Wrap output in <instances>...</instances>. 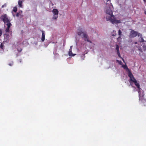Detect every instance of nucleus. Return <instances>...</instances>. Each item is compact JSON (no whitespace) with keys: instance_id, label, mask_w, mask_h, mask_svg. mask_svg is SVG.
Returning <instances> with one entry per match:
<instances>
[{"instance_id":"obj_1","label":"nucleus","mask_w":146,"mask_h":146,"mask_svg":"<svg viewBox=\"0 0 146 146\" xmlns=\"http://www.w3.org/2000/svg\"><path fill=\"white\" fill-rule=\"evenodd\" d=\"M77 34L79 36H81L82 38H84L85 41H87L90 43H92V41L89 40V37L86 32L79 31L77 32Z\"/></svg>"},{"instance_id":"obj_2","label":"nucleus","mask_w":146,"mask_h":146,"mask_svg":"<svg viewBox=\"0 0 146 146\" xmlns=\"http://www.w3.org/2000/svg\"><path fill=\"white\" fill-rule=\"evenodd\" d=\"M106 20L107 21H110L111 23L113 24L120 23H121V20H116L115 17H114L113 18H109L108 17V16H107L106 17Z\"/></svg>"},{"instance_id":"obj_3","label":"nucleus","mask_w":146,"mask_h":146,"mask_svg":"<svg viewBox=\"0 0 146 146\" xmlns=\"http://www.w3.org/2000/svg\"><path fill=\"white\" fill-rule=\"evenodd\" d=\"M0 19L5 24L11 23L10 21L9 20L6 14L2 15L0 17Z\"/></svg>"},{"instance_id":"obj_4","label":"nucleus","mask_w":146,"mask_h":146,"mask_svg":"<svg viewBox=\"0 0 146 146\" xmlns=\"http://www.w3.org/2000/svg\"><path fill=\"white\" fill-rule=\"evenodd\" d=\"M128 76L130 78V80L129 82L130 83V84L132 85L131 84V82H133V83H134V82L137 80L134 77L133 75L131 73L129 70V72H128Z\"/></svg>"},{"instance_id":"obj_5","label":"nucleus","mask_w":146,"mask_h":146,"mask_svg":"<svg viewBox=\"0 0 146 146\" xmlns=\"http://www.w3.org/2000/svg\"><path fill=\"white\" fill-rule=\"evenodd\" d=\"M139 33L138 32L131 29L129 34V37L130 38H134L137 35L138 36Z\"/></svg>"},{"instance_id":"obj_6","label":"nucleus","mask_w":146,"mask_h":146,"mask_svg":"<svg viewBox=\"0 0 146 146\" xmlns=\"http://www.w3.org/2000/svg\"><path fill=\"white\" fill-rule=\"evenodd\" d=\"M106 13L107 14L109 15L110 16H108L107 15L106 17L107 16H108V17L109 18H113L114 17V15L113 14V12L112 11L110 8H109L108 9L106 10Z\"/></svg>"},{"instance_id":"obj_7","label":"nucleus","mask_w":146,"mask_h":146,"mask_svg":"<svg viewBox=\"0 0 146 146\" xmlns=\"http://www.w3.org/2000/svg\"><path fill=\"white\" fill-rule=\"evenodd\" d=\"M138 37H139V42H146V41H145L144 40L143 37H142V35L141 34L139 33V34H138Z\"/></svg>"},{"instance_id":"obj_8","label":"nucleus","mask_w":146,"mask_h":146,"mask_svg":"<svg viewBox=\"0 0 146 146\" xmlns=\"http://www.w3.org/2000/svg\"><path fill=\"white\" fill-rule=\"evenodd\" d=\"M16 16L17 17H20V18H22L23 17V15H22V11H20L17 13Z\"/></svg>"},{"instance_id":"obj_9","label":"nucleus","mask_w":146,"mask_h":146,"mask_svg":"<svg viewBox=\"0 0 146 146\" xmlns=\"http://www.w3.org/2000/svg\"><path fill=\"white\" fill-rule=\"evenodd\" d=\"M41 31L42 32V35L41 38V40L42 42H44L45 40V32L43 31Z\"/></svg>"},{"instance_id":"obj_10","label":"nucleus","mask_w":146,"mask_h":146,"mask_svg":"<svg viewBox=\"0 0 146 146\" xmlns=\"http://www.w3.org/2000/svg\"><path fill=\"white\" fill-rule=\"evenodd\" d=\"M118 35L119 37L117 38V40L118 41H119V40L121 39V36L122 35V32L120 30H119L118 31Z\"/></svg>"},{"instance_id":"obj_11","label":"nucleus","mask_w":146,"mask_h":146,"mask_svg":"<svg viewBox=\"0 0 146 146\" xmlns=\"http://www.w3.org/2000/svg\"><path fill=\"white\" fill-rule=\"evenodd\" d=\"M7 26V27L6 28V30H5V31L6 32H9V29L10 28L11 25V23H7L6 24Z\"/></svg>"},{"instance_id":"obj_12","label":"nucleus","mask_w":146,"mask_h":146,"mask_svg":"<svg viewBox=\"0 0 146 146\" xmlns=\"http://www.w3.org/2000/svg\"><path fill=\"white\" fill-rule=\"evenodd\" d=\"M52 12L54 15H58V11L56 9H54L52 10Z\"/></svg>"},{"instance_id":"obj_13","label":"nucleus","mask_w":146,"mask_h":146,"mask_svg":"<svg viewBox=\"0 0 146 146\" xmlns=\"http://www.w3.org/2000/svg\"><path fill=\"white\" fill-rule=\"evenodd\" d=\"M134 83L138 89H141L140 87V85L139 83H137V80L136 81H135Z\"/></svg>"},{"instance_id":"obj_14","label":"nucleus","mask_w":146,"mask_h":146,"mask_svg":"<svg viewBox=\"0 0 146 146\" xmlns=\"http://www.w3.org/2000/svg\"><path fill=\"white\" fill-rule=\"evenodd\" d=\"M22 1L21 0H19L18 1V4L20 7H21L22 6Z\"/></svg>"},{"instance_id":"obj_15","label":"nucleus","mask_w":146,"mask_h":146,"mask_svg":"<svg viewBox=\"0 0 146 146\" xmlns=\"http://www.w3.org/2000/svg\"><path fill=\"white\" fill-rule=\"evenodd\" d=\"M122 67H123L124 69L128 70L129 71V69H128V68L126 65V64L123 65H122Z\"/></svg>"},{"instance_id":"obj_16","label":"nucleus","mask_w":146,"mask_h":146,"mask_svg":"<svg viewBox=\"0 0 146 146\" xmlns=\"http://www.w3.org/2000/svg\"><path fill=\"white\" fill-rule=\"evenodd\" d=\"M58 17V15H54L52 17V19H53L56 20Z\"/></svg>"},{"instance_id":"obj_17","label":"nucleus","mask_w":146,"mask_h":146,"mask_svg":"<svg viewBox=\"0 0 146 146\" xmlns=\"http://www.w3.org/2000/svg\"><path fill=\"white\" fill-rule=\"evenodd\" d=\"M69 55L70 56H74V55L73 54L72 50H70V51L69 52Z\"/></svg>"},{"instance_id":"obj_18","label":"nucleus","mask_w":146,"mask_h":146,"mask_svg":"<svg viewBox=\"0 0 146 146\" xmlns=\"http://www.w3.org/2000/svg\"><path fill=\"white\" fill-rule=\"evenodd\" d=\"M119 46L117 44L116 45V47L115 49L117 50V52H119Z\"/></svg>"},{"instance_id":"obj_19","label":"nucleus","mask_w":146,"mask_h":146,"mask_svg":"<svg viewBox=\"0 0 146 146\" xmlns=\"http://www.w3.org/2000/svg\"><path fill=\"white\" fill-rule=\"evenodd\" d=\"M0 48L2 49L3 50V49L4 48V46L3 44L2 43H1L0 45Z\"/></svg>"},{"instance_id":"obj_20","label":"nucleus","mask_w":146,"mask_h":146,"mask_svg":"<svg viewBox=\"0 0 146 146\" xmlns=\"http://www.w3.org/2000/svg\"><path fill=\"white\" fill-rule=\"evenodd\" d=\"M17 9L16 7H14L13 10V11L14 12H15L16 13L17 12Z\"/></svg>"},{"instance_id":"obj_21","label":"nucleus","mask_w":146,"mask_h":146,"mask_svg":"<svg viewBox=\"0 0 146 146\" xmlns=\"http://www.w3.org/2000/svg\"><path fill=\"white\" fill-rule=\"evenodd\" d=\"M117 62L119 64H120V65H122V62L121 61H119L118 60H116Z\"/></svg>"},{"instance_id":"obj_22","label":"nucleus","mask_w":146,"mask_h":146,"mask_svg":"<svg viewBox=\"0 0 146 146\" xmlns=\"http://www.w3.org/2000/svg\"><path fill=\"white\" fill-rule=\"evenodd\" d=\"M13 61H11L10 63L8 64V65L10 66H12L13 65Z\"/></svg>"},{"instance_id":"obj_23","label":"nucleus","mask_w":146,"mask_h":146,"mask_svg":"<svg viewBox=\"0 0 146 146\" xmlns=\"http://www.w3.org/2000/svg\"><path fill=\"white\" fill-rule=\"evenodd\" d=\"M117 54L118 55V56L120 58H121V57L120 55V53L119 52H117Z\"/></svg>"},{"instance_id":"obj_24","label":"nucleus","mask_w":146,"mask_h":146,"mask_svg":"<svg viewBox=\"0 0 146 146\" xmlns=\"http://www.w3.org/2000/svg\"><path fill=\"white\" fill-rule=\"evenodd\" d=\"M139 90L138 91V93H139V96L140 97V94L141 93V91H140V89H139Z\"/></svg>"},{"instance_id":"obj_25","label":"nucleus","mask_w":146,"mask_h":146,"mask_svg":"<svg viewBox=\"0 0 146 146\" xmlns=\"http://www.w3.org/2000/svg\"><path fill=\"white\" fill-rule=\"evenodd\" d=\"M2 34V30L0 29V37L1 36Z\"/></svg>"},{"instance_id":"obj_26","label":"nucleus","mask_w":146,"mask_h":146,"mask_svg":"<svg viewBox=\"0 0 146 146\" xmlns=\"http://www.w3.org/2000/svg\"><path fill=\"white\" fill-rule=\"evenodd\" d=\"M121 58L122 59V60L123 61V62L124 63H125V61H124V59H123V58H122V57H121Z\"/></svg>"},{"instance_id":"obj_27","label":"nucleus","mask_w":146,"mask_h":146,"mask_svg":"<svg viewBox=\"0 0 146 146\" xmlns=\"http://www.w3.org/2000/svg\"><path fill=\"white\" fill-rule=\"evenodd\" d=\"M72 46H71L70 47V50H71L72 49Z\"/></svg>"},{"instance_id":"obj_28","label":"nucleus","mask_w":146,"mask_h":146,"mask_svg":"<svg viewBox=\"0 0 146 146\" xmlns=\"http://www.w3.org/2000/svg\"><path fill=\"white\" fill-rule=\"evenodd\" d=\"M22 50V49H21L20 50H19V52H21Z\"/></svg>"},{"instance_id":"obj_29","label":"nucleus","mask_w":146,"mask_h":146,"mask_svg":"<svg viewBox=\"0 0 146 146\" xmlns=\"http://www.w3.org/2000/svg\"><path fill=\"white\" fill-rule=\"evenodd\" d=\"M113 32L115 34H116V31H113Z\"/></svg>"},{"instance_id":"obj_30","label":"nucleus","mask_w":146,"mask_h":146,"mask_svg":"<svg viewBox=\"0 0 146 146\" xmlns=\"http://www.w3.org/2000/svg\"><path fill=\"white\" fill-rule=\"evenodd\" d=\"M137 44V42H135V44Z\"/></svg>"},{"instance_id":"obj_31","label":"nucleus","mask_w":146,"mask_h":146,"mask_svg":"<svg viewBox=\"0 0 146 146\" xmlns=\"http://www.w3.org/2000/svg\"><path fill=\"white\" fill-rule=\"evenodd\" d=\"M145 13L146 15V10L145 11Z\"/></svg>"},{"instance_id":"obj_32","label":"nucleus","mask_w":146,"mask_h":146,"mask_svg":"<svg viewBox=\"0 0 146 146\" xmlns=\"http://www.w3.org/2000/svg\"><path fill=\"white\" fill-rule=\"evenodd\" d=\"M143 1L145 2H146V0H143Z\"/></svg>"},{"instance_id":"obj_33","label":"nucleus","mask_w":146,"mask_h":146,"mask_svg":"<svg viewBox=\"0 0 146 146\" xmlns=\"http://www.w3.org/2000/svg\"><path fill=\"white\" fill-rule=\"evenodd\" d=\"M110 0H107V2L109 1H110Z\"/></svg>"},{"instance_id":"obj_34","label":"nucleus","mask_w":146,"mask_h":146,"mask_svg":"<svg viewBox=\"0 0 146 146\" xmlns=\"http://www.w3.org/2000/svg\"><path fill=\"white\" fill-rule=\"evenodd\" d=\"M112 35V36H115V35H114V34H113Z\"/></svg>"},{"instance_id":"obj_35","label":"nucleus","mask_w":146,"mask_h":146,"mask_svg":"<svg viewBox=\"0 0 146 146\" xmlns=\"http://www.w3.org/2000/svg\"><path fill=\"white\" fill-rule=\"evenodd\" d=\"M13 15L14 16H15V15Z\"/></svg>"}]
</instances>
